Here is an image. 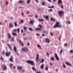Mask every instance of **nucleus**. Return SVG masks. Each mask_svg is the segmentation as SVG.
Wrapping results in <instances>:
<instances>
[{"label": "nucleus", "mask_w": 73, "mask_h": 73, "mask_svg": "<svg viewBox=\"0 0 73 73\" xmlns=\"http://www.w3.org/2000/svg\"><path fill=\"white\" fill-rule=\"evenodd\" d=\"M9 3L8 1H6L5 3V4L6 5H8Z\"/></svg>", "instance_id": "4be33fe9"}, {"label": "nucleus", "mask_w": 73, "mask_h": 73, "mask_svg": "<svg viewBox=\"0 0 73 73\" xmlns=\"http://www.w3.org/2000/svg\"><path fill=\"white\" fill-rule=\"evenodd\" d=\"M62 2L61 0H58L57 2V4H62Z\"/></svg>", "instance_id": "9b49d317"}, {"label": "nucleus", "mask_w": 73, "mask_h": 73, "mask_svg": "<svg viewBox=\"0 0 73 73\" xmlns=\"http://www.w3.org/2000/svg\"><path fill=\"white\" fill-rule=\"evenodd\" d=\"M14 52H17V48L16 47L15 45H14Z\"/></svg>", "instance_id": "f8f14e48"}, {"label": "nucleus", "mask_w": 73, "mask_h": 73, "mask_svg": "<svg viewBox=\"0 0 73 73\" xmlns=\"http://www.w3.org/2000/svg\"><path fill=\"white\" fill-rule=\"evenodd\" d=\"M7 69V66L5 65H3V70H5Z\"/></svg>", "instance_id": "0eeeda50"}, {"label": "nucleus", "mask_w": 73, "mask_h": 73, "mask_svg": "<svg viewBox=\"0 0 73 73\" xmlns=\"http://www.w3.org/2000/svg\"><path fill=\"white\" fill-rule=\"evenodd\" d=\"M1 60H2V61H3V58H2V57H1Z\"/></svg>", "instance_id": "052dcab7"}, {"label": "nucleus", "mask_w": 73, "mask_h": 73, "mask_svg": "<svg viewBox=\"0 0 73 73\" xmlns=\"http://www.w3.org/2000/svg\"><path fill=\"white\" fill-rule=\"evenodd\" d=\"M9 27L10 28H13V25L12 23H10L9 25Z\"/></svg>", "instance_id": "6ab92c4d"}, {"label": "nucleus", "mask_w": 73, "mask_h": 73, "mask_svg": "<svg viewBox=\"0 0 73 73\" xmlns=\"http://www.w3.org/2000/svg\"><path fill=\"white\" fill-rule=\"evenodd\" d=\"M14 25L15 27H16L17 26V22H15L14 23Z\"/></svg>", "instance_id": "f704fd0d"}, {"label": "nucleus", "mask_w": 73, "mask_h": 73, "mask_svg": "<svg viewBox=\"0 0 73 73\" xmlns=\"http://www.w3.org/2000/svg\"><path fill=\"white\" fill-rule=\"evenodd\" d=\"M32 69H33V70H34V71H36V70L35 69V68L34 67H32Z\"/></svg>", "instance_id": "c9c22d12"}, {"label": "nucleus", "mask_w": 73, "mask_h": 73, "mask_svg": "<svg viewBox=\"0 0 73 73\" xmlns=\"http://www.w3.org/2000/svg\"><path fill=\"white\" fill-rule=\"evenodd\" d=\"M12 66H13V65L12 64H10V67L11 68V67H12Z\"/></svg>", "instance_id": "6e6d98bb"}, {"label": "nucleus", "mask_w": 73, "mask_h": 73, "mask_svg": "<svg viewBox=\"0 0 73 73\" xmlns=\"http://www.w3.org/2000/svg\"><path fill=\"white\" fill-rule=\"evenodd\" d=\"M64 8V6H63V5H62V7H61V8H62H62Z\"/></svg>", "instance_id": "bf43d9fd"}, {"label": "nucleus", "mask_w": 73, "mask_h": 73, "mask_svg": "<svg viewBox=\"0 0 73 73\" xmlns=\"http://www.w3.org/2000/svg\"><path fill=\"white\" fill-rule=\"evenodd\" d=\"M17 32H18V33H19V32H20V29H17Z\"/></svg>", "instance_id": "2f4dec72"}, {"label": "nucleus", "mask_w": 73, "mask_h": 73, "mask_svg": "<svg viewBox=\"0 0 73 73\" xmlns=\"http://www.w3.org/2000/svg\"><path fill=\"white\" fill-rule=\"evenodd\" d=\"M35 2H36V3H39V1H38V0H35Z\"/></svg>", "instance_id": "49530a36"}, {"label": "nucleus", "mask_w": 73, "mask_h": 73, "mask_svg": "<svg viewBox=\"0 0 73 73\" xmlns=\"http://www.w3.org/2000/svg\"><path fill=\"white\" fill-rule=\"evenodd\" d=\"M23 29H24V30H26V29H27V28L26 27H24Z\"/></svg>", "instance_id": "a18cd8bd"}, {"label": "nucleus", "mask_w": 73, "mask_h": 73, "mask_svg": "<svg viewBox=\"0 0 73 73\" xmlns=\"http://www.w3.org/2000/svg\"><path fill=\"white\" fill-rule=\"evenodd\" d=\"M19 3H23V1L22 0L19 1Z\"/></svg>", "instance_id": "72a5a7b5"}, {"label": "nucleus", "mask_w": 73, "mask_h": 73, "mask_svg": "<svg viewBox=\"0 0 73 73\" xmlns=\"http://www.w3.org/2000/svg\"><path fill=\"white\" fill-rule=\"evenodd\" d=\"M18 41H19L20 44H21V45H22L23 46H24V44L23 43H22V42L21 41V40H18Z\"/></svg>", "instance_id": "4468645a"}, {"label": "nucleus", "mask_w": 73, "mask_h": 73, "mask_svg": "<svg viewBox=\"0 0 73 73\" xmlns=\"http://www.w3.org/2000/svg\"><path fill=\"white\" fill-rule=\"evenodd\" d=\"M33 23V20H31L30 22V23L31 24H32Z\"/></svg>", "instance_id": "393cba45"}, {"label": "nucleus", "mask_w": 73, "mask_h": 73, "mask_svg": "<svg viewBox=\"0 0 73 73\" xmlns=\"http://www.w3.org/2000/svg\"><path fill=\"white\" fill-rule=\"evenodd\" d=\"M44 62V59H42L41 62V63H42L43 62Z\"/></svg>", "instance_id": "e433bc0d"}, {"label": "nucleus", "mask_w": 73, "mask_h": 73, "mask_svg": "<svg viewBox=\"0 0 73 73\" xmlns=\"http://www.w3.org/2000/svg\"><path fill=\"white\" fill-rule=\"evenodd\" d=\"M50 19L51 20H52V21H54V18H51Z\"/></svg>", "instance_id": "c756f323"}, {"label": "nucleus", "mask_w": 73, "mask_h": 73, "mask_svg": "<svg viewBox=\"0 0 73 73\" xmlns=\"http://www.w3.org/2000/svg\"><path fill=\"white\" fill-rule=\"evenodd\" d=\"M44 64H42L40 66V68L41 69H44Z\"/></svg>", "instance_id": "a211bd4d"}, {"label": "nucleus", "mask_w": 73, "mask_h": 73, "mask_svg": "<svg viewBox=\"0 0 73 73\" xmlns=\"http://www.w3.org/2000/svg\"><path fill=\"white\" fill-rule=\"evenodd\" d=\"M22 51L23 52H28V49L26 47H24L22 48Z\"/></svg>", "instance_id": "39448f33"}, {"label": "nucleus", "mask_w": 73, "mask_h": 73, "mask_svg": "<svg viewBox=\"0 0 73 73\" xmlns=\"http://www.w3.org/2000/svg\"><path fill=\"white\" fill-rule=\"evenodd\" d=\"M50 35H51V36H53V33L52 32L50 33Z\"/></svg>", "instance_id": "3c124183"}, {"label": "nucleus", "mask_w": 73, "mask_h": 73, "mask_svg": "<svg viewBox=\"0 0 73 73\" xmlns=\"http://www.w3.org/2000/svg\"><path fill=\"white\" fill-rule=\"evenodd\" d=\"M7 46H8L9 49L11 51H12V48H11V47L9 45V44H8V43H7Z\"/></svg>", "instance_id": "ddd939ff"}, {"label": "nucleus", "mask_w": 73, "mask_h": 73, "mask_svg": "<svg viewBox=\"0 0 73 73\" xmlns=\"http://www.w3.org/2000/svg\"><path fill=\"white\" fill-rule=\"evenodd\" d=\"M35 17L36 19H38V16L36 15H35Z\"/></svg>", "instance_id": "37998d69"}, {"label": "nucleus", "mask_w": 73, "mask_h": 73, "mask_svg": "<svg viewBox=\"0 0 73 73\" xmlns=\"http://www.w3.org/2000/svg\"><path fill=\"white\" fill-rule=\"evenodd\" d=\"M70 53H73V51L72 50H70Z\"/></svg>", "instance_id": "a19ab883"}, {"label": "nucleus", "mask_w": 73, "mask_h": 73, "mask_svg": "<svg viewBox=\"0 0 73 73\" xmlns=\"http://www.w3.org/2000/svg\"><path fill=\"white\" fill-rule=\"evenodd\" d=\"M66 64L67 65H69V66H72V65L70 64V63L67 62H65Z\"/></svg>", "instance_id": "9d476101"}, {"label": "nucleus", "mask_w": 73, "mask_h": 73, "mask_svg": "<svg viewBox=\"0 0 73 73\" xmlns=\"http://www.w3.org/2000/svg\"><path fill=\"white\" fill-rule=\"evenodd\" d=\"M38 21H39V22H40L41 21H44V20L42 19H41L40 18L38 19Z\"/></svg>", "instance_id": "2eb2a0df"}, {"label": "nucleus", "mask_w": 73, "mask_h": 73, "mask_svg": "<svg viewBox=\"0 0 73 73\" xmlns=\"http://www.w3.org/2000/svg\"><path fill=\"white\" fill-rule=\"evenodd\" d=\"M24 13H23V11H22V13H21V15H22V16H24Z\"/></svg>", "instance_id": "473e14b6"}, {"label": "nucleus", "mask_w": 73, "mask_h": 73, "mask_svg": "<svg viewBox=\"0 0 73 73\" xmlns=\"http://www.w3.org/2000/svg\"><path fill=\"white\" fill-rule=\"evenodd\" d=\"M45 70H48V67H46L45 68Z\"/></svg>", "instance_id": "c03bdc74"}, {"label": "nucleus", "mask_w": 73, "mask_h": 73, "mask_svg": "<svg viewBox=\"0 0 73 73\" xmlns=\"http://www.w3.org/2000/svg\"><path fill=\"white\" fill-rule=\"evenodd\" d=\"M54 56H55V58L56 60V61H59V60H60V58H59L58 57V55H57V54H56L55 53Z\"/></svg>", "instance_id": "20e7f679"}, {"label": "nucleus", "mask_w": 73, "mask_h": 73, "mask_svg": "<svg viewBox=\"0 0 73 73\" xmlns=\"http://www.w3.org/2000/svg\"><path fill=\"white\" fill-rule=\"evenodd\" d=\"M8 36L9 38H11V34L9 33H8Z\"/></svg>", "instance_id": "a878e982"}, {"label": "nucleus", "mask_w": 73, "mask_h": 73, "mask_svg": "<svg viewBox=\"0 0 73 73\" xmlns=\"http://www.w3.org/2000/svg\"><path fill=\"white\" fill-rule=\"evenodd\" d=\"M43 17L44 18H45V19H46L48 20V16H46L45 15H44L43 16Z\"/></svg>", "instance_id": "5701e85b"}, {"label": "nucleus", "mask_w": 73, "mask_h": 73, "mask_svg": "<svg viewBox=\"0 0 73 73\" xmlns=\"http://www.w3.org/2000/svg\"><path fill=\"white\" fill-rule=\"evenodd\" d=\"M43 32L44 33H45V34H48V31L46 30H44L43 31Z\"/></svg>", "instance_id": "dca6fc26"}, {"label": "nucleus", "mask_w": 73, "mask_h": 73, "mask_svg": "<svg viewBox=\"0 0 73 73\" xmlns=\"http://www.w3.org/2000/svg\"><path fill=\"white\" fill-rule=\"evenodd\" d=\"M37 47H38V48H40V45H38Z\"/></svg>", "instance_id": "680f3d73"}, {"label": "nucleus", "mask_w": 73, "mask_h": 73, "mask_svg": "<svg viewBox=\"0 0 73 73\" xmlns=\"http://www.w3.org/2000/svg\"><path fill=\"white\" fill-rule=\"evenodd\" d=\"M28 16L29 17H32L33 16H32V15H28Z\"/></svg>", "instance_id": "13d9d810"}, {"label": "nucleus", "mask_w": 73, "mask_h": 73, "mask_svg": "<svg viewBox=\"0 0 73 73\" xmlns=\"http://www.w3.org/2000/svg\"><path fill=\"white\" fill-rule=\"evenodd\" d=\"M24 20H21L20 21L21 23H24Z\"/></svg>", "instance_id": "ea45409f"}, {"label": "nucleus", "mask_w": 73, "mask_h": 73, "mask_svg": "<svg viewBox=\"0 0 73 73\" xmlns=\"http://www.w3.org/2000/svg\"><path fill=\"white\" fill-rule=\"evenodd\" d=\"M16 29H14L13 31V32H16Z\"/></svg>", "instance_id": "69168bd1"}, {"label": "nucleus", "mask_w": 73, "mask_h": 73, "mask_svg": "<svg viewBox=\"0 0 73 73\" xmlns=\"http://www.w3.org/2000/svg\"><path fill=\"white\" fill-rule=\"evenodd\" d=\"M48 1H49V2H50V3L52 2V1L51 0H47Z\"/></svg>", "instance_id": "5fc2aeb1"}, {"label": "nucleus", "mask_w": 73, "mask_h": 73, "mask_svg": "<svg viewBox=\"0 0 73 73\" xmlns=\"http://www.w3.org/2000/svg\"><path fill=\"white\" fill-rule=\"evenodd\" d=\"M58 15L60 16V17H62L63 16V14L64 13V12L62 11H58Z\"/></svg>", "instance_id": "f03ea898"}, {"label": "nucleus", "mask_w": 73, "mask_h": 73, "mask_svg": "<svg viewBox=\"0 0 73 73\" xmlns=\"http://www.w3.org/2000/svg\"><path fill=\"white\" fill-rule=\"evenodd\" d=\"M12 35H13V36H17V34L15 33H13L12 34Z\"/></svg>", "instance_id": "c85d7f7f"}, {"label": "nucleus", "mask_w": 73, "mask_h": 73, "mask_svg": "<svg viewBox=\"0 0 73 73\" xmlns=\"http://www.w3.org/2000/svg\"><path fill=\"white\" fill-rule=\"evenodd\" d=\"M50 65L51 66H52L53 65V64H52V63H50Z\"/></svg>", "instance_id": "4d7b16f0"}, {"label": "nucleus", "mask_w": 73, "mask_h": 73, "mask_svg": "<svg viewBox=\"0 0 73 73\" xmlns=\"http://www.w3.org/2000/svg\"><path fill=\"white\" fill-rule=\"evenodd\" d=\"M27 62L28 64H30L31 65H35V63L33 61L28 60L27 61Z\"/></svg>", "instance_id": "7ed1b4c3"}, {"label": "nucleus", "mask_w": 73, "mask_h": 73, "mask_svg": "<svg viewBox=\"0 0 73 73\" xmlns=\"http://www.w3.org/2000/svg\"><path fill=\"white\" fill-rule=\"evenodd\" d=\"M13 57H12L9 59V60L10 62H12V61H13Z\"/></svg>", "instance_id": "b1692460"}, {"label": "nucleus", "mask_w": 73, "mask_h": 73, "mask_svg": "<svg viewBox=\"0 0 73 73\" xmlns=\"http://www.w3.org/2000/svg\"><path fill=\"white\" fill-rule=\"evenodd\" d=\"M31 0H27V4H29L31 3Z\"/></svg>", "instance_id": "aec40b11"}, {"label": "nucleus", "mask_w": 73, "mask_h": 73, "mask_svg": "<svg viewBox=\"0 0 73 73\" xmlns=\"http://www.w3.org/2000/svg\"><path fill=\"white\" fill-rule=\"evenodd\" d=\"M62 50H61L60 51V54H61V53H62Z\"/></svg>", "instance_id": "de8ad7c7"}, {"label": "nucleus", "mask_w": 73, "mask_h": 73, "mask_svg": "<svg viewBox=\"0 0 73 73\" xmlns=\"http://www.w3.org/2000/svg\"><path fill=\"white\" fill-rule=\"evenodd\" d=\"M67 23L68 24H70V23H71V22H70L69 21H68L67 22Z\"/></svg>", "instance_id": "79ce46f5"}, {"label": "nucleus", "mask_w": 73, "mask_h": 73, "mask_svg": "<svg viewBox=\"0 0 73 73\" xmlns=\"http://www.w3.org/2000/svg\"><path fill=\"white\" fill-rule=\"evenodd\" d=\"M62 66H63L64 68H66V66H65V65L64 64H62Z\"/></svg>", "instance_id": "cd10ccee"}, {"label": "nucleus", "mask_w": 73, "mask_h": 73, "mask_svg": "<svg viewBox=\"0 0 73 73\" xmlns=\"http://www.w3.org/2000/svg\"><path fill=\"white\" fill-rule=\"evenodd\" d=\"M36 35L37 36H40V35L38 34H36Z\"/></svg>", "instance_id": "0e129e2a"}, {"label": "nucleus", "mask_w": 73, "mask_h": 73, "mask_svg": "<svg viewBox=\"0 0 73 73\" xmlns=\"http://www.w3.org/2000/svg\"><path fill=\"white\" fill-rule=\"evenodd\" d=\"M38 27H40V28H41L42 27V26H41V25H39L38 26Z\"/></svg>", "instance_id": "09e8293b"}, {"label": "nucleus", "mask_w": 73, "mask_h": 73, "mask_svg": "<svg viewBox=\"0 0 73 73\" xmlns=\"http://www.w3.org/2000/svg\"><path fill=\"white\" fill-rule=\"evenodd\" d=\"M61 39V36H60L59 37V41H60V40Z\"/></svg>", "instance_id": "e2e57ef3"}, {"label": "nucleus", "mask_w": 73, "mask_h": 73, "mask_svg": "<svg viewBox=\"0 0 73 73\" xmlns=\"http://www.w3.org/2000/svg\"><path fill=\"white\" fill-rule=\"evenodd\" d=\"M38 58H39V56L38 55V54H37L36 55V60L37 61H38Z\"/></svg>", "instance_id": "f3484780"}, {"label": "nucleus", "mask_w": 73, "mask_h": 73, "mask_svg": "<svg viewBox=\"0 0 73 73\" xmlns=\"http://www.w3.org/2000/svg\"><path fill=\"white\" fill-rule=\"evenodd\" d=\"M59 24V22H57L56 25L53 27V28H57V27L61 28V25H60Z\"/></svg>", "instance_id": "f257e3e1"}, {"label": "nucleus", "mask_w": 73, "mask_h": 73, "mask_svg": "<svg viewBox=\"0 0 73 73\" xmlns=\"http://www.w3.org/2000/svg\"><path fill=\"white\" fill-rule=\"evenodd\" d=\"M11 54V53L10 52H6L5 55L7 56V57H8Z\"/></svg>", "instance_id": "423d86ee"}, {"label": "nucleus", "mask_w": 73, "mask_h": 73, "mask_svg": "<svg viewBox=\"0 0 73 73\" xmlns=\"http://www.w3.org/2000/svg\"><path fill=\"white\" fill-rule=\"evenodd\" d=\"M23 29L21 30V33H23Z\"/></svg>", "instance_id": "338daca9"}, {"label": "nucleus", "mask_w": 73, "mask_h": 73, "mask_svg": "<svg viewBox=\"0 0 73 73\" xmlns=\"http://www.w3.org/2000/svg\"><path fill=\"white\" fill-rule=\"evenodd\" d=\"M11 41H13V38H12L11 39Z\"/></svg>", "instance_id": "774afa93"}, {"label": "nucleus", "mask_w": 73, "mask_h": 73, "mask_svg": "<svg viewBox=\"0 0 73 73\" xmlns=\"http://www.w3.org/2000/svg\"><path fill=\"white\" fill-rule=\"evenodd\" d=\"M54 57H53L52 58H51V61H54Z\"/></svg>", "instance_id": "7c9ffc66"}, {"label": "nucleus", "mask_w": 73, "mask_h": 73, "mask_svg": "<svg viewBox=\"0 0 73 73\" xmlns=\"http://www.w3.org/2000/svg\"><path fill=\"white\" fill-rule=\"evenodd\" d=\"M49 12H52V9H51L48 10Z\"/></svg>", "instance_id": "603ef678"}, {"label": "nucleus", "mask_w": 73, "mask_h": 73, "mask_svg": "<svg viewBox=\"0 0 73 73\" xmlns=\"http://www.w3.org/2000/svg\"><path fill=\"white\" fill-rule=\"evenodd\" d=\"M45 41L47 43H49V42H50V40L48 38H46L45 40Z\"/></svg>", "instance_id": "6e6552de"}, {"label": "nucleus", "mask_w": 73, "mask_h": 73, "mask_svg": "<svg viewBox=\"0 0 73 73\" xmlns=\"http://www.w3.org/2000/svg\"><path fill=\"white\" fill-rule=\"evenodd\" d=\"M67 45H68L67 44L65 43L64 45V46H65V47H66L67 46Z\"/></svg>", "instance_id": "58836bf2"}, {"label": "nucleus", "mask_w": 73, "mask_h": 73, "mask_svg": "<svg viewBox=\"0 0 73 73\" xmlns=\"http://www.w3.org/2000/svg\"><path fill=\"white\" fill-rule=\"evenodd\" d=\"M36 31H41V29L40 28H36L35 29Z\"/></svg>", "instance_id": "1a4fd4ad"}, {"label": "nucleus", "mask_w": 73, "mask_h": 73, "mask_svg": "<svg viewBox=\"0 0 73 73\" xmlns=\"http://www.w3.org/2000/svg\"><path fill=\"white\" fill-rule=\"evenodd\" d=\"M17 69L18 70L22 69V67L20 66H18L17 67Z\"/></svg>", "instance_id": "412c9836"}, {"label": "nucleus", "mask_w": 73, "mask_h": 73, "mask_svg": "<svg viewBox=\"0 0 73 73\" xmlns=\"http://www.w3.org/2000/svg\"><path fill=\"white\" fill-rule=\"evenodd\" d=\"M5 54V52L3 51L2 52V54L3 55H4Z\"/></svg>", "instance_id": "8fccbe9b"}, {"label": "nucleus", "mask_w": 73, "mask_h": 73, "mask_svg": "<svg viewBox=\"0 0 73 73\" xmlns=\"http://www.w3.org/2000/svg\"><path fill=\"white\" fill-rule=\"evenodd\" d=\"M29 29L31 31H33V30L31 28H29Z\"/></svg>", "instance_id": "bb28decb"}, {"label": "nucleus", "mask_w": 73, "mask_h": 73, "mask_svg": "<svg viewBox=\"0 0 73 73\" xmlns=\"http://www.w3.org/2000/svg\"><path fill=\"white\" fill-rule=\"evenodd\" d=\"M45 2H42V5H45Z\"/></svg>", "instance_id": "4c0bfd02"}, {"label": "nucleus", "mask_w": 73, "mask_h": 73, "mask_svg": "<svg viewBox=\"0 0 73 73\" xmlns=\"http://www.w3.org/2000/svg\"><path fill=\"white\" fill-rule=\"evenodd\" d=\"M29 12L28 11H27L26 14V15H27V14H29Z\"/></svg>", "instance_id": "864d4df0"}]
</instances>
